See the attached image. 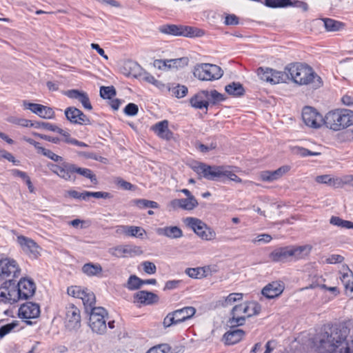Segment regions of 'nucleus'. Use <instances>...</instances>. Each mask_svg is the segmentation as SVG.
Listing matches in <instances>:
<instances>
[{
    "instance_id": "obj_1",
    "label": "nucleus",
    "mask_w": 353,
    "mask_h": 353,
    "mask_svg": "<svg viewBox=\"0 0 353 353\" xmlns=\"http://www.w3.org/2000/svg\"><path fill=\"white\" fill-rule=\"evenodd\" d=\"M288 80L299 85H309L313 89L323 86L321 77L309 65L303 63H292L285 66Z\"/></svg>"
},
{
    "instance_id": "obj_2",
    "label": "nucleus",
    "mask_w": 353,
    "mask_h": 353,
    "mask_svg": "<svg viewBox=\"0 0 353 353\" xmlns=\"http://www.w3.org/2000/svg\"><path fill=\"white\" fill-rule=\"evenodd\" d=\"M48 168L52 173L65 181L74 182L77 179L76 174H79L90 179L94 185L98 183L96 175L90 169L78 167L74 163L67 161L59 164L50 163Z\"/></svg>"
},
{
    "instance_id": "obj_3",
    "label": "nucleus",
    "mask_w": 353,
    "mask_h": 353,
    "mask_svg": "<svg viewBox=\"0 0 353 353\" xmlns=\"http://www.w3.org/2000/svg\"><path fill=\"white\" fill-rule=\"evenodd\" d=\"M327 128L339 131L353 125V112L350 110H334L328 112L324 117Z\"/></svg>"
},
{
    "instance_id": "obj_4",
    "label": "nucleus",
    "mask_w": 353,
    "mask_h": 353,
    "mask_svg": "<svg viewBox=\"0 0 353 353\" xmlns=\"http://www.w3.org/2000/svg\"><path fill=\"white\" fill-rule=\"evenodd\" d=\"M194 170L199 176L208 180L214 181L222 176H225L236 183L242 182L241 179L236 174L231 171L225 170L223 166H211L203 163H199L194 166Z\"/></svg>"
},
{
    "instance_id": "obj_5",
    "label": "nucleus",
    "mask_w": 353,
    "mask_h": 353,
    "mask_svg": "<svg viewBox=\"0 0 353 353\" xmlns=\"http://www.w3.org/2000/svg\"><path fill=\"white\" fill-rule=\"evenodd\" d=\"M159 30L163 34L189 38L201 37L205 34L202 29L184 25L167 24L161 26Z\"/></svg>"
},
{
    "instance_id": "obj_6",
    "label": "nucleus",
    "mask_w": 353,
    "mask_h": 353,
    "mask_svg": "<svg viewBox=\"0 0 353 353\" xmlns=\"http://www.w3.org/2000/svg\"><path fill=\"white\" fill-rule=\"evenodd\" d=\"M346 335L345 329L334 332L330 336L332 338L330 341L324 342L325 339H323L322 345L327 348L330 353H353L350 351L348 344L344 341Z\"/></svg>"
},
{
    "instance_id": "obj_7",
    "label": "nucleus",
    "mask_w": 353,
    "mask_h": 353,
    "mask_svg": "<svg viewBox=\"0 0 353 353\" xmlns=\"http://www.w3.org/2000/svg\"><path fill=\"white\" fill-rule=\"evenodd\" d=\"M88 313L90 314L89 326L92 332L98 334H104L107 329L105 317L108 316L105 308L102 307L92 308Z\"/></svg>"
},
{
    "instance_id": "obj_8",
    "label": "nucleus",
    "mask_w": 353,
    "mask_h": 353,
    "mask_svg": "<svg viewBox=\"0 0 353 353\" xmlns=\"http://www.w3.org/2000/svg\"><path fill=\"white\" fill-rule=\"evenodd\" d=\"M223 74L221 68L210 63H201L194 67V75L202 81H214L219 79Z\"/></svg>"
},
{
    "instance_id": "obj_9",
    "label": "nucleus",
    "mask_w": 353,
    "mask_h": 353,
    "mask_svg": "<svg viewBox=\"0 0 353 353\" xmlns=\"http://www.w3.org/2000/svg\"><path fill=\"white\" fill-rule=\"evenodd\" d=\"M184 223L203 240L211 241L216 238L214 230L197 218L187 217L184 219Z\"/></svg>"
},
{
    "instance_id": "obj_10",
    "label": "nucleus",
    "mask_w": 353,
    "mask_h": 353,
    "mask_svg": "<svg viewBox=\"0 0 353 353\" xmlns=\"http://www.w3.org/2000/svg\"><path fill=\"white\" fill-rule=\"evenodd\" d=\"M16 282L6 281L0 286V304L12 305L18 302Z\"/></svg>"
},
{
    "instance_id": "obj_11",
    "label": "nucleus",
    "mask_w": 353,
    "mask_h": 353,
    "mask_svg": "<svg viewBox=\"0 0 353 353\" xmlns=\"http://www.w3.org/2000/svg\"><path fill=\"white\" fill-rule=\"evenodd\" d=\"M21 269L14 259L8 258L0 260V276L6 281H14L19 276Z\"/></svg>"
},
{
    "instance_id": "obj_12",
    "label": "nucleus",
    "mask_w": 353,
    "mask_h": 353,
    "mask_svg": "<svg viewBox=\"0 0 353 353\" xmlns=\"http://www.w3.org/2000/svg\"><path fill=\"white\" fill-rule=\"evenodd\" d=\"M302 119L305 124L312 128H319L324 124V118L316 109L305 106L302 111Z\"/></svg>"
},
{
    "instance_id": "obj_13",
    "label": "nucleus",
    "mask_w": 353,
    "mask_h": 353,
    "mask_svg": "<svg viewBox=\"0 0 353 353\" xmlns=\"http://www.w3.org/2000/svg\"><path fill=\"white\" fill-rule=\"evenodd\" d=\"M16 290L19 300L28 299L33 296L36 290V285L33 280L28 278H21L16 283Z\"/></svg>"
},
{
    "instance_id": "obj_14",
    "label": "nucleus",
    "mask_w": 353,
    "mask_h": 353,
    "mask_svg": "<svg viewBox=\"0 0 353 353\" xmlns=\"http://www.w3.org/2000/svg\"><path fill=\"white\" fill-rule=\"evenodd\" d=\"M65 326L69 330H76L81 326L79 309L72 303L65 307Z\"/></svg>"
},
{
    "instance_id": "obj_15",
    "label": "nucleus",
    "mask_w": 353,
    "mask_h": 353,
    "mask_svg": "<svg viewBox=\"0 0 353 353\" xmlns=\"http://www.w3.org/2000/svg\"><path fill=\"white\" fill-rule=\"evenodd\" d=\"M23 105L25 109L30 110L32 113L46 119H51L54 117V112L50 107L46 106L39 103H33L27 101H23Z\"/></svg>"
},
{
    "instance_id": "obj_16",
    "label": "nucleus",
    "mask_w": 353,
    "mask_h": 353,
    "mask_svg": "<svg viewBox=\"0 0 353 353\" xmlns=\"http://www.w3.org/2000/svg\"><path fill=\"white\" fill-rule=\"evenodd\" d=\"M261 305L254 301L246 302L237 305L232 308V313L241 314L246 317H251L257 315L261 312Z\"/></svg>"
},
{
    "instance_id": "obj_17",
    "label": "nucleus",
    "mask_w": 353,
    "mask_h": 353,
    "mask_svg": "<svg viewBox=\"0 0 353 353\" xmlns=\"http://www.w3.org/2000/svg\"><path fill=\"white\" fill-rule=\"evenodd\" d=\"M66 119L72 123L79 125H90V119L79 109L75 107H68L65 110Z\"/></svg>"
},
{
    "instance_id": "obj_18",
    "label": "nucleus",
    "mask_w": 353,
    "mask_h": 353,
    "mask_svg": "<svg viewBox=\"0 0 353 353\" xmlns=\"http://www.w3.org/2000/svg\"><path fill=\"white\" fill-rule=\"evenodd\" d=\"M17 243L19 244L23 251L30 256L33 258H37L39 256L40 248L32 239L21 235L17 236Z\"/></svg>"
},
{
    "instance_id": "obj_19",
    "label": "nucleus",
    "mask_w": 353,
    "mask_h": 353,
    "mask_svg": "<svg viewBox=\"0 0 353 353\" xmlns=\"http://www.w3.org/2000/svg\"><path fill=\"white\" fill-rule=\"evenodd\" d=\"M18 315L22 319H37L40 315V306L35 303L26 302L20 306Z\"/></svg>"
},
{
    "instance_id": "obj_20",
    "label": "nucleus",
    "mask_w": 353,
    "mask_h": 353,
    "mask_svg": "<svg viewBox=\"0 0 353 353\" xmlns=\"http://www.w3.org/2000/svg\"><path fill=\"white\" fill-rule=\"evenodd\" d=\"M109 252L114 256L121 258L141 254L139 247L135 245H118L110 249Z\"/></svg>"
},
{
    "instance_id": "obj_21",
    "label": "nucleus",
    "mask_w": 353,
    "mask_h": 353,
    "mask_svg": "<svg viewBox=\"0 0 353 353\" xmlns=\"http://www.w3.org/2000/svg\"><path fill=\"white\" fill-rule=\"evenodd\" d=\"M285 288L284 283L281 281H272L267 284L262 290V294L271 299L280 296Z\"/></svg>"
},
{
    "instance_id": "obj_22",
    "label": "nucleus",
    "mask_w": 353,
    "mask_h": 353,
    "mask_svg": "<svg viewBox=\"0 0 353 353\" xmlns=\"http://www.w3.org/2000/svg\"><path fill=\"white\" fill-rule=\"evenodd\" d=\"M65 94L70 99H77L85 109L88 110L92 109L88 94L85 92L73 89L66 91Z\"/></svg>"
},
{
    "instance_id": "obj_23",
    "label": "nucleus",
    "mask_w": 353,
    "mask_h": 353,
    "mask_svg": "<svg viewBox=\"0 0 353 353\" xmlns=\"http://www.w3.org/2000/svg\"><path fill=\"white\" fill-rule=\"evenodd\" d=\"M170 205L174 210L181 208L185 210H192L198 205V202L195 197L176 199L170 201Z\"/></svg>"
},
{
    "instance_id": "obj_24",
    "label": "nucleus",
    "mask_w": 353,
    "mask_h": 353,
    "mask_svg": "<svg viewBox=\"0 0 353 353\" xmlns=\"http://www.w3.org/2000/svg\"><path fill=\"white\" fill-rule=\"evenodd\" d=\"M135 301L143 305H152L159 301V298L157 294L145 290L137 292L134 295Z\"/></svg>"
},
{
    "instance_id": "obj_25",
    "label": "nucleus",
    "mask_w": 353,
    "mask_h": 353,
    "mask_svg": "<svg viewBox=\"0 0 353 353\" xmlns=\"http://www.w3.org/2000/svg\"><path fill=\"white\" fill-rule=\"evenodd\" d=\"M154 133L161 139L170 140L172 138V132L168 128V121L163 120L157 123L152 127Z\"/></svg>"
},
{
    "instance_id": "obj_26",
    "label": "nucleus",
    "mask_w": 353,
    "mask_h": 353,
    "mask_svg": "<svg viewBox=\"0 0 353 353\" xmlns=\"http://www.w3.org/2000/svg\"><path fill=\"white\" fill-rule=\"evenodd\" d=\"M78 299H81L85 306L87 312L95 308L96 299L94 294L88 289H83L82 292H78Z\"/></svg>"
},
{
    "instance_id": "obj_27",
    "label": "nucleus",
    "mask_w": 353,
    "mask_h": 353,
    "mask_svg": "<svg viewBox=\"0 0 353 353\" xmlns=\"http://www.w3.org/2000/svg\"><path fill=\"white\" fill-rule=\"evenodd\" d=\"M207 95L208 90H202L194 95L190 99L192 107L196 109H208L209 101H208Z\"/></svg>"
},
{
    "instance_id": "obj_28",
    "label": "nucleus",
    "mask_w": 353,
    "mask_h": 353,
    "mask_svg": "<svg viewBox=\"0 0 353 353\" xmlns=\"http://www.w3.org/2000/svg\"><path fill=\"white\" fill-rule=\"evenodd\" d=\"M290 170L288 165H283L274 171H265L261 174V177L264 181H274L279 179Z\"/></svg>"
},
{
    "instance_id": "obj_29",
    "label": "nucleus",
    "mask_w": 353,
    "mask_h": 353,
    "mask_svg": "<svg viewBox=\"0 0 353 353\" xmlns=\"http://www.w3.org/2000/svg\"><path fill=\"white\" fill-rule=\"evenodd\" d=\"M341 274L340 279L344 285L346 294L353 297V272L347 267H344Z\"/></svg>"
},
{
    "instance_id": "obj_30",
    "label": "nucleus",
    "mask_w": 353,
    "mask_h": 353,
    "mask_svg": "<svg viewBox=\"0 0 353 353\" xmlns=\"http://www.w3.org/2000/svg\"><path fill=\"white\" fill-rule=\"evenodd\" d=\"M156 232L159 236H164L172 239H179L183 236V231L178 226L159 228Z\"/></svg>"
},
{
    "instance_id": "obj_31",
    "label": "nucleus",
    "mask_w": 353,
    "mask_h": 353,
    "mask_svg": "<svg viewBox=\"0 0 353 353\" xmlns=\"http://www.w3.org/2000/svg\"><path fill=\"white\" fill-rule=\"evenodd\" d=\"M344 329H345L347 331V335H346L344 341H345V343H347L348 344L350 351L353 352V339H352L350 342L347 339V336L349 334V330H348L347 327H346L345 326L340 327H334L331 330L330 333H328L326 332L322 334L320 336V347L321 349H323L324 351H325L326 352L330 353L329 351L327 350V348L323 347V345H323V339H325L324 342L330 341H331L330 339L332 338L331 337L330 338V336H332L333 334V333L336 332L338 331H342Z\"/></svg>"
},
{
    "instance_id": "obj_32",
    "label": "nucleus",
    "mask_w": 353,
    "mask_h": 353,
    "mask_svg": "<svg viewBox=\"0 0 353 353\" xmlns=\"http://www.w3.org/2000/svg\"><path fill=\"white\" fill-rule=\"evenodd\" d=\"M245 332L241 329L230 330L223 335V339L226 345H234L242 340L245 336Z\"/></svg>"
},
{
    "instance_id": "obj_33",
    "label": "nucleus",
    "mask_w": 353,
    "mask_h": 353,
    "mask_svg": "<svg viewBox=\"0 0 353 353\" xmlns=\"http://www.w3.org/2000/svg\"><path fill=\"white\" fill-rule=\"evenodd\" d=\"M269 257L274 262H285L291 257L290 247L275 249L270 254Z\"/></svg>"
},
{
    "instance_id": "obj_34",
    "label": "nucleus",
    "mask_w": 353,
    "mask_h": 353,
    "mask_svg": "<svg viewBox=\"0 0 353 353\" xmlns=\"http://www.w3.org/2000/svg\"><path fill=\"white\" fill-rule=\"evenodd\" d=\"M312 248L310 245L290 247V256L296 259H303L309 255Z\"/></svg>"
},
{
    "instance_id": "obj_35",
    "label": "nucleus",
    "mask_w": 353,
    "mask_h": 353,
    "mask_svg": "<svg viewBox=\"0 0 353 353\" xmlns=\"http://www.w3.org/2000/svg\"><path fill=\"white\" fill-rule=\"evenodd\" d=\"M174 312L179 323L192 318L196 312V309L194 307L188 306L176 310Z\"/></svg>"
},
{
    "instance_id": "obj_36",
    "label": "nucleus",
    "mask_w": 353,
    "mask_h": 353,
    "mask_svg": "<svg viewBox=\"0 0 353 353\" xmlns=\"http://www.w3.org/2000/svg\"><path fill=\"white\" fill-rule=\"evenodd\" d=\"M82 272L88 276H100L103 268L99 263H87L83 265Z\"/></svg>"
},
{
    "instance_id": "obj_37",
    "label": "nucleus",
    "mask_w": 353,
    "mask_h": 353,
    "mask_svg": "<svg viewBox=\"0 0 353 353\" xmlns=\"http://www.w3.org/2000/svg\"><path fill=\"white\" fill-rule=\"evenodd\" d=\"M270 79L271 84L283 83L288 80V74L286 73L285 70H284V72H281L270 68Z\"/></svg>"
},
{
    "instance_id": "obj_38",
    "label": "nucleus",
    "mask_w": 353,
    "mask_h": 353,
    "mask_svg": "<svg viewBox=\"0 0 353 353\" xmlns=\"http://www.w3.org/2000/svg\"><path fill=\"white\" fill-rule=\"evenodd\" d=\"M322 22L326 30L329 32L338 31L344 26L343 23L329 18L323 19Z\"/></svg>"
},
{
    "instance_id": "obj_39",
    "label": "nucleus",
    "mask_w": 353,
    "mask_h": 353,
    "mask_svg": "<svg viewBox=\"0 0 353 353\" xmlns=\"http://www.w3.org/2000/svg\"><path fill=\"white\" fill-rule=\"evenodd\" d=\"M225 90L227 93L234 96H241L243 94L244 88L242 85L238 82H232L225 86Z\"/></svg>"
},
{
    "instance_id": "obj_40",
    "label": "nucleus",
    "mask_w": 353,
    "mask_h": 353,
    "mask_svg": "<svg viewBox=\"0 0 353 353\" xmlns=\"http://www.w3.org/2000/svg\"><path fill=\"white\" fill-rule=\"evenodd\" d=\"M330 223L342 228L353 229V222L343 220L339 216H332L330 219Z\"/></svg>"
},
{
    "instance_id": "obj_41",
    "label": "nucleus",
    "mask_w": 353,
    "mask_h": 353,
    "mask_svg": "<svg viewBox=\"0 0 353 353\" xmlns=\"http://www.w3.org/2000/svg\"><path fill=\"white\" fill-rule=\"evenodd\" d=\"M142 286V279L136 275H131L128 279L125 287L130 290H136Z\"/></svg>"
},
{
    "instance_id": "obj_42",
    "label": "nucleus",
    "mask_w": 353,
    "mask_h": 353,
    "mask_svg": "<svg viewBox=\"0 0 353 353\" xmlns=\"http://www.w3.org/2000/svg\"><path fill=\"white\" fill-rule=\"evenodd\" d=\"M265 5L270 8H283L292 5L291 0H265Z\"/></svg>"
},
{
    "instance_id": "obj_43",
    "label": "nucleus",
    "mask_w": 353,
    "mask_h": 353,
    "mask_svg": "<svg viewBox=\"0 0 353 353\" xmlns=\"http://www.w3.org/2000/svg\"><path fill=\"white\" fill-rule=\"evenodd\" d=\"M292 152L294 154L299 155L302 157H307V156H319L321 154L320 152H312L306 148L294 146L292 148Z\"/></svg>"
},
{
    "instance_id": "obj_44",
    "label": "nucleus",
    "mask_w": 353,
    "mask_h": 353,
    "mask_svg": "<svg viewBox=\"0 0 353 353\" xmlns=\"http://www.w3.org/2000/svg\"><path fill=\"white\" fill-rule=\"evenodd\" d=\"M65 196H68L74 199L88 201L87 191L79 192L74 190H70L65 192Z\"/></svg>"
},
{
    "instance_id": "obj_45",
    "label": "nucleus",
    "mask_w": 353,
    "mask_h": 353,
    "mask_svg": "<svg viewBox=\"0 0 353 353\" xmlns=\"http://www.w3.org/2000/svg\"><path fill=\"white\" fill-rule=\"evenodd\" d=\"M140 66L135 62H128L124 65V70L127 72L124 74L127 76H137V72L139 70Z\"/></svg>"
},
{
    "instance_id": "obj_46",
    "label": "nucleus",
    "mask_w": 353,
    "mask_h": 353,
    "mask_svg": "<svg viewBox=\"0 0 353 353\" xmlns=\"http://www.w3.org/2000/svg\"><path fill=\"white\" fill-rule=\"evenodd\" d=\"M232 317L229 319V323L232 327L242 325L245 323V316L236 313L231 312Z\"/></svg>"
},
{
    "instance_id": "obj_47",
    "label": "nucleus",
    "mask_w": 353,
    "mask_h": 353,
    "mask_svg": "<svg viewBox=\"0 0 353 353\" xmlns=\"http://www.w3.org/2000/svg\"><path fill=\"white\" fill-rule=\"evenodd\" d=\"M134 203L139 208H158L159 204L153 201H149L147 199H137L134 200Z\"/></svg>"
},
{
    "instance_id": "obj_48",
    "label": "nucleus",
    "mask_w": 353,
    "mask_h": 353,
    "mask_svg": "<svg viewBox=\"0 0 353 353\" xmlns=\"http://www.w3.org/2000/svg\"><path fill=\"white\" fill-rule=\"evenodd\" d=\"M116 95V91L113 86H102L100 88V96L103 99H111Z\"/></svg>"
},
{
    "instance_id": "obj_49",
    "label": "nucleus",
    "mask_w": 353,
    "mask_h": 353,
    "mask_svg": "<svg viewBox=\"0 0 353 353\" xmlns=\"http://www.w3.org/2000/svg\"><path fill=\"white\" fill-rule=\"evenodd\" d=\"M39 153L42 154L43 156L49 158L50 159H51L55 162H61L60 163H61L62 162H64L62 157L56 154L50 150L46 149L45 148H40Z\"/></svg>"
},
{
    "instance_id": "obj_50",
    "label": "nucleus",
    "mask_w": 353,
    "mask_h": 353,
    "mask_svg": "<svg viewBox=\"0 0 353 353\" xmlns=\"http://www.w3.org/2000/svg\"><path fill=\"white\" fill-rule=\"evenodd\" d=\"M145 230L139 226H129L128 230V236L143 238V236L145 234Z\"/></svg>"
},
{
    "instance_id": "obj_51",
    "label": "nucleus",
    "mask_w": 353,
    "mask_h": 353,
    "mask_svg": "<svg viewBox=\"0 0 353 353\" xmlns=\"http://www.w3.org/2000/svg\"><path fill=\"white\" fill-rule=\"evenodd\" d=\"M185 272L191 278L200 279L204 276L205 270L202 268H187Z\"/></svg>"
},
{
    "instance_id": "obj_52",
    "label": "nucleus",
    "mask_w": 353,
    "mask_h": 353,
    "mask_svg": "<svg viewBox=\"0 0 353 353\" xmlns=\"http://www.w3.org/2000/svg\"><path fill=\"white\" fill-rule=\"evenodd\" d=\"M207 99L208 101H209V103L211 102L212 103L215 104L217 102L223 101L224 97L223 94L214 90L210 92L208 91Z\"/></svg>"
},
{
    "instance_id": "obj_53",
    "label": "nucleus",
    "mask_w": 353,
    "mask_h": 353,
    "mask_svg": "<svg viewBox=\"0 0 353 353\" xmlns=\"http://www.w3.org/2000/svg\"><path fill=\"white\" fill-rule=\"evenodd\" d=\"M243 299V294L241 293H231L225 299L223 305L227 307L232 305L237 301H240Z\"/></svg>"
},
{
    "instance_id": "obj_54",
    "label": "nucleus",
    "mask_w": 353,
    "mask_h": 353,
    "mask_svg": "<svg viewBox=\"0 0 353 353\" xmlns=\"http://www.w3.org/2000/svg\"><path fill=\"white\" fill-rule=\"evenodd\" d=\"M34 127L36 128H43L49 131L56 132L59 130V128L48 122H35Z\"/></svg>"
},
{
    "instance_id": "obj_55",
    "label": "nucleus",
    "mask_w": 353,
    "mask_h": 353,
    "mask_svg": "<svg viewBox=\"0 0 353 353\" xmlns=\"http://www.w3.org/2000/svg\"><path fill=\"white\" fill-rule=\"evenodd\" d=\"M141 266L143 271L148 274H154L157 272V267L155 264L149 261L142 262Z\"/></svg>"
},
{
    "instance_id": "obj_56",
    "label": "nucleus",
    "mask_w": 353,
    "mask_h": 353,
    "mask_svg": "<svg viewBox=\"0 0 353 353\" xmlns=\"http://www.w3.org/2000/svg\"><path fill=\"white\" fill-rule=\"evenodd\" d=\"M170 350L168 344H160L150 348L146 353H168Z\"/></svg>"
},
{
    "instance_id": "obj_57",
    "label": "nucleus",
    "mask_w": 353,
    "mask_h": 353,
    "mask_svg": "<svg viewBox=\"0 0 353 353\" xmlns=\"http://www.w3.org/2000/svg\"><path fill=\"white\" fill-rule=\"evenodd\" d=\"M270 68L260 67L257 70V74L261 80L268 82V83H270Z\"/></svg>"
},
{
    "instance_id": "obj_58",
    "label": "nucleus",
    "mask_w": 353,
    "mask_h": 353,
    "mask_svg": "<svg viewBox=\"0 0 353 353\" xmlns=\"http://www.w3.org/2000/svg\"><path fill=\"white\" fill-rule=\"evenodd\" d=\"M139 111L138 105L133 103H128L124 108V113L130 117H133L137 114Z\"/></svg>"
},
{
    "instance_id": "obj_59",
    "label": "nucleus",
    "mask_w": 353,
    "mask_h": 353,
    "mask_svg": "<svg viewBox=\"0 0 353 353\" xmlns=\"http://www.w3.org/2000/svg\"><path fill=\"white\" fill-rule=\"evenodd\" d=\"M179 322L177 321L176 317L174 315V312L169 313L163 319V325L165 327H168L172 325H176Z\"/></svg>"
},
{
    "instance_id": "obj_60",
    "label": "nucleus",
    "mask_w": 353,
    "mask_h": 353,
    "mask_svg": "<svg viewBox=\"0 0 353 353\" xmlns=\"http://www.w3.org/2000/svg\"><path fill=\"white\" fill-rule=\"evenodd\" d=\"M272 239L271 235L268 234H259L255 239L252 240V242L254 244L256 243H270Z\"/></svg>"
},
{
    "instance_id": "obj_61",
    "label": "nucleus",
    "mask_w": 353,
    "mask_h": 353,
    "mask_svg": "<svg viewBox=\"0 0 353 353\" xmlns=\"http://www.w3.org/2000/svg\"><path fill=\"white\" fill-rule=\"evenodd\" d=\"M172 92L177 98L184 97L188 93V88L185 85H178L173 88Z\"/></svg>"
},
{
    "instance_id": "obj_62",
    "label": "nucleus",
    "mask_w": 353,
    "mask_h": 353,
    "mask_svg": "<svg viewBox=\"0 0 353 353\" xmlns=\"http://www.w3.org/2000/svg\"><path fill=\"white\" fill-rule=\"evenodd\" d=\"M88 194V200L90 197H94L96 199H110L112 197L111 194L109 192H88L87 191Z\"/></svg>"
},
{
    "instance_id": "obj_63",
    "label": "nucleus",
    "mask_w": 353,
    "mask_h": 353,
    "mask_svg": "<svg viewBox=\"0 0 353 353\" xmlns=\"http://www.w3.org/2000/svg\"><path fill=\"white\" fill-rule=\"evenodd\" d=\"M188 59L186 58H181L176 59H168V68H177L181 64L186 65Z\"/></svg>"
},
{
    "instance_id": "obj_64",
    "label": "nucleus",
    "mask_w": 353,
    "mask_h": 353,
    "mask_svg": "<svg viewBox=\"0 0 353 353\" xmlns=\"http://www.w3.org/2000/svg\"><path fill=\"white\" fill-rule=\"evenodd\" d=\"M344 257L340 254H332L328 256L325 261L328 264H336L343 262Z\"/></svg>"
}]
</instances>
